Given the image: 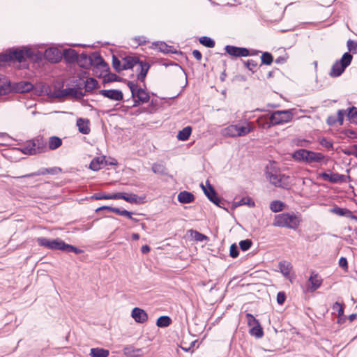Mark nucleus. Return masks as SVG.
<instances>
[{
	"label": "nucleus",
	"mask_w": 357,
	"mask_h": 357,
	"mask_svg": "<svg viewBox=\"0 0 357 357\" xmlns=\"http://www.w3.org/2000/svg\"><path fill=\"white\" fill-rule=\"evenodd\" d=\"M77 62L82 68L88 69L93 66L95 68H100L103 71H107L109 69L108 64L98 53H93L90 56L85 53L78 54Z\"/></svg>",
	"instance_id": "f257e3e1"
},
{
	"label": "nucleus",
	"mask_w": 357,
	"mask_h": 357,
	"mask_svg": "<svg viewBox=\"0 0 357 357\" xmlns=\"http://www.w3.org/2000/svg\"><path fill=\"white\" fill-rule=\"evenodd\" d=\"M301 222V217L300 214L294 213H282L275 216L273 225L274 227L296 229Z\"/></svg>",
	"instance_id": "f03ea898"
},
{
	"label": "nucleus",
	"mask_w": 357,
	"mask_h": 357,
	"mask_svg": "<svg viewBox=\"0 0 357 357\" xmlns=\"http://www.w3.org/2000/svg\"><path fill=\"white\" fill-rule=\"evenodd\" d=\"M266 178L275 187L288 189L290 187L289 177L281 174L273 165L268 166L266 172Z\"/></svg>",
	"instance_id": "7ed1b4c3"
},
{
	"label": "nucleus",
	"mask_w": 357,
	"mask_h": 357,
	"mask_svg": "<svg viewBox=\"0 0 357 357\" xmlns=\"http://www.w3.org/2000/svg\"><path fill=\"white\" fill-rule=\"evenodd\" d=\"M295 160H303L307 163L321 162L325 160V155L319 152H314L307 149H299L294 152Z\"/></svg>",
	"instance_id": "20e7f679"
},
{
	"label": "nucleus",
	"mask_w": 357,
	"mask_h": 357,
	"mask_svg": "<svg viewBox=\"0 0 357 357\" xmlns=\"http://www.w3.org/2000/svg\"><path fill=\"white\" fill-rule=\"evenodd\" d=\"M33 53L30 49L10 50L8 53L0 54V62L17 61L20 63L24 61L26 58H31Z\"/></svg>",
	"instance_id": "39448f33"
},
{
	"label": "nucleus",
	"mask_w": 357,
	"mask_h": 357,
	"mask_svg": "<svg viewBox=\"0 0 357 357\" xmlns=\"http://www.w3.org/2000/svg\"><path fill=\"white\" fill-rule=\"evenodd\" d=\"M353 56L349 52H345L340 60L336 61L332 66L328 75L331 77H337L340 76L347 66H349L352 61Z\"/></svg>",
	"instance_id": "423d86ee"
},
{
	"label": "nucleus",
	"mask_w": 357,
	"mask_h": 357,
	"mask_svg": "<svg viewBox=\"0 0 357 357\" xmlns=\"http://www.w3.org/2000/svg\"><path fill=\"white\" fill-rule=\"evenodd\" d=\"M293 119V114L291 110H278L273 112L269 116L273 126L288 123Z\"/></svg>",
	"instance_id": "0eeeda50"
},
{
	"label": "nucleus",
	"mask_w": 357,
	"mask_h": 357,
	"mask_svg": "<svg viewBox=\"0 0 357 357\" xmlns=\"http://www.w3.org/2000/svg\"><path fill=\"white\" fill-rule=\"evenodd\" d=\"M206 183L208 185V188L204 187L203 184L201 185L205 195L214 204L222 208L225 209L227 203L224 199L220 198L218 196V194L215 190L214 188L208 183V181H207Z\"/></svg>",
	"instance_id": "6e6552de"
},
{
	"label": "nucleus",
	"mask_w": 357,
	"mask_h": 357,
	"mask_svg": "<svg viewBox=\"0 0 357 357\" xmlns=\"http://www.w3.org/2000/svg\"><path fill=\"white\" fill-rule=\"evenodd\" d=\"M38 245L46 248L50 250H56L62 251V243L63 241L57 238L56 239H48L45 237H39L36 239Z\"/></svg>",
	"instance_id": "1a4fd4ad"
},
{
	"label": "nucleus",
	"mask_w": 357,
	"mask_h": 357,
	"mask_svg": "<svg viewBox=\"0 0 357 357\" xmlns=\"http://www.w3.org/2000/svg\"><path fill=\"white\" fill-rule=\"evenodd\" d=\"M225 50L228 54L235 57H245L250 55L249 50L245 47L226 45Z\"/></svg>",
	"instance_id": "9d476101"
},
{
	"label": "nucleus",
	"mask_w": 357,
	"mask_h": 357,
	"mask_svg": "<svg viewBox=\"0 0 357 357\" xmlns=\"http://www.w3.org/2000/svg\"><path fill=\"white\" fill-rule=\"evenodd\" d=\"M323 282V280L318 273L312 271L308 279L307 291L314 292L319 289Z\"/></svg>",
	"instance_id": "9b49d317"
},
{
	"label": "nucleus",
	"mask_w": 357,
	"mask_h": 357,
	"mask_svg": "<svg viewBox=\"0 0 357 357\" xmlns=\"http://www.w3.org/2000/svg\"><path fill=\"white\" fill-rule=\"evenodd\" d=\"M68 96H74L76 98H82L84 94L82 91L73 88H67L61 91H55L54 93V97L55 98H63Z\"/></svg>",
	"instance_id": "f8f14e48"
},
{
	"label": "nucleus",
	"mask_w": 357,
	"mask_h": 357,
	"mask_svg": "<svg viewBox=\"0 0 357 357\" xmlns=\"http://www.w3.org/2000/svg\"><path fill=\"white\" fill-rule=\"evenodd\" d=\"M319 176L324 181H329L332 183H344L346 181V176L338 173H332L329 174L326 172H323L320 174Z\"/></svg>",
	"instance_id": "ddd939ff"
},
{
	"label": "nucleus",
	"mask_w": 357,
	"mask_h": 357,
	"mask_svg": "<svg viewBox=\"0 0 357 357\" xmlns=\"http://www.w3.org/2000/svg\"><path fill=\"white\" fill-rule=\"evenodd\" d=\"M99 94L115 101H121L123 98L122 91L118 89L100 90Z\"/></svg>",
	"instance_id": "4468645a"
},
{
	"label": "nucleus",
	"mask_w": 357,
	"mask_h": 357,
	"mask_svg": "<svg viewBox=\"0 0 357 357\" xmlns=\"http://www.w3.org/2000/svg\"><path fill=\"white\" fill-rule=\"evenodd\" d=\"M131 316L136 322L139 324L146 322L149 318L147 313L139 307H135L132 310Z\"/></svg>",
	"instance_id": "2eb2a0df"
},
{
	"label": "nucleus",
	"mask_w": 357,
	"mask_h": 357,
	"mask_svg": "<svg viewBox=\"0 0 357 357\" xmlns=\"http://www.w3.org/2000/svg\"><path fill=\"white\" fill-rule=\"evenodd\" d=\"M45 56L51 63H57L61 59V54L56 48L47 50L45 52Z\"/></svg>",
	"instance_id": "dca6fc26"
},
{
	"label": "nucleus",
	"mask_w": 357,
	"mask_h": 357,
	"mask_svg": "<svg viewBox=\"0 0 357 357\" xmlns=\"http://www.w3.org/2000/svg\"><path fill=\"white\" fill-rule=\"evenodd\" d=\"M138 68H141V71L137 74V79L141 82H144L147 73L150 68V65L146 61L138 60L137 66Z\"/></svg>",
	"instance_id": "f3484780"
},
{
	"label": "nucleus",
	"mask_w": 357,
	"mask_h": 357,
	"mask_svg": "<svg viewBox=\"0 0 357 357\" xmlns=\"http://www.w3.org/2000/svg\"><path fill=\"white\" fill-rule=\"evenodd\" d=\"M123 351L127 357H139L142 356V349H135L132 345L126 346Z\"/></svg>",
	"instance_id": "a211bd4d"
},
{
	"label": "nucleus",
	"mask_w": 357,
	"mask_h": 357,
	"mask_svg": "<svg viewBox=\"0 0 357 357\" xmlns=\"http://www.w3.org/2000/svg\"><path fill=\"white\" fill-rule=\"evenodd\" d=\"M139 59L135 56H125L123 58V70H128V69H132L135 68V66H137V63H138Z\"/></svg>",
	"instance_id": "6ab92c4d"
},
{
	"label": "nucleus",
	"mask_w": 357,
	"mask_h": 357,
	"mask_svg": "<svg viewBox=\"0 0 357 357\" xmlns=\"http://www.w3.org/2000/svg\"><path fill=\"white\" fill-rule=\"evenodd\" d=\"M178 200L182 204H190L194 202L195 196L192 192L182 191L178 195Z\"/></svg>",
	"instance_id": "aec40b11"
},
{
	"label": "nucleus",
	"mask_w": 357,
	"mask_h": 357,
	"mask_svg": "<svg viewBox=\"0 0 357 357\" xmlns=\"http://www.w3.org/2000/svg\"><path fill=\"white\" fill-rule=\"evenodd\" d=\"M89 121L88 119H84L79 118L77 120V126L78 127L79 131L84 135H88L91 129L89 128Z\"/></svg>",
	"instance_id": "412c9836"
},
{
	"label": "nucleus",
	"mask_w": 357,
	"mask_h": 357,
	"mask_svg": "<svg viewBox=\"0 0 357 357\" xmlns=\"http://www.w3.org/2000/svg\"><path fill=\"white\" fill-rule=\"evenodd\" d=\"M36 144H34L33 139L26 142L21 149V151L26 155H36L37 154L36 150Z\"/></svg>",
	"instance_id": "4be33fe9"
},
{
	"label": "nucleus",
	"mask_w": 357,
	"mask_h": 357,
	"mask_svg": "<svg viewBox=\"0 0 357 357\" xmlns=\"http://www.w3.org/2000/svg\"><path fill=\"white\" fill-rule=\"evenodd\" d=\"M34 144H36V153H43L47 150V142L42 137H37L33 139Z\"/></svg>",
	"instance_id": "5701e85b"
},
{
	"label": "nucleus",
	"mask_w": 357,
	"mask_h": 357,
	"mask_svg": "<svg viewBox=\"0 0 357 357\" xmlns=\"http://www.w3.org/2000/svg\"><path fill=\"white\" fill-rule=\"evenodd\" d=\"M105 160V156L96 157L91 160L89 168L93 171H98L102 168Z\"/></svg>",
	"instance_id": "b1692460"
},
{
	"label": "nucleus",
	"mask_w": 357,
	"mask_h": 357,
	"mask_svg": "<svg viewBox=\"0 0 357 357\" xmlns=\"http://www.w3.org/2000/svg\"><path fill=\"white\" fill-rule=\"evenodd\" d=\"M257 123L258 126L263 129H268L273 126L271 120L269 119V116H268V115L260 116L257 119Z\"/></svg>",
	"instance_id": "393cba45"
},
{
	"label": "nucleus",
	"mask_w": 357,
	"mask_h": 357,
	"mask_svg": "<svg viewBox=\"0 0 357 357\" xmlns=\"http://www.w3.org/2000/svg\"><path fill=\"white\" fill-rule=\"evenodd\" d=\"M63 56L67 62L73 63L77 61L78 54L75 50L67 49L63 51Z\"/></svg>",
	"instance_id": "a878e982"
},
{
	"label": "nucleus",
	"mask_w": 357,
	"mask_h": 357,
	"mask_svg": "<svg viewBox=\"0 0 357 357\" xmlns=\"http://www.w3.org/2000/svg\"><path fill=\"white\" fill-rule=\"evenodd\" d=\"M236 124H231L222 129L221 134L226 137H237Z\"/></svg>",
	"instance_id": "bb28decb"
},
{
	"label": "nucleus",
	"mask_w": 357,
	"mask_h": 357,
	"mask_svg": "<svg viewBox=\"0 0 357 357\" xmlns=\"http://www.w3.org/2000/svg\"><path fill=\"white\" fill-rule=\"evenodd\" d=\"M109 354V350L103 348H92L90 351V356L92 357H107Z\"/></svg>",
	"instance_id": "cd10ccee"
},
{
	"label": "nucleus",
	"mask_w": 357,
	"mask_h": 357,
	"mask_svg": "<svg viewBox=\"0 0 357 357\" xmlns=\"http://www.w3.org/2000/svg\"><path fill=\"white\" fill-rule=\"evenodd\" d=\"M62 144V139L59 137L52 136L50 137L48 141V148L50 150H55L60 147Z\"/></svg>",
	"instance_id": "c85d7f7f"
},
{
	"label": "nucleus",
	"mask_w": 357,
	"mask_h": 357,
	"mask_svg": "<svg viewBox=\"0 0 357 357\" xmlns=\"http://www.w3.org/2000/svg\"><path fill=\"white\" fill-rule=\"evenodd\" d=\"M253 130V128L250 126V123H248L247 126H240L238 125H236V136L238 137H243L245 136L250 132Z\"/></svg>",
	"instance_id": "c756f323"
},
{
	"label": "nucleus",
	"mask_w": 357,
	"mask_h": 357,
	"mask_svg": "<svg viewBox=\"0 0 357 357\" xmlns=\"http://www.w3.org/2000/svg\"><path fill=\"white\" fill-rule=\"evenodd\" d=\"M135 97H137L142 103H146L150 100V96L148 92L142 88L137 89Z\"/></svg>",
	"instance_id": "7c9ffc66"
},
{
	"label": "nucleus",
	"mask_w": 357,
	"mask_h": 357,
	"mask_svg": "<svg viewBox=\"0 0 357 357\" xmlns=\"http://www.w3.org/2000/svg\"><path fill=\"white\" fill-rule=\"evenodd\" d=\"M33 84L29 82H21L17 85V91L19 93H26L29 92L33 89Z\"/></svg>",
	"instance_id": "2f4dec72"
},
{
	"label": "nucleus",
	"mask_w": 357,
	"mask_h": 357,
	"mask_svg": "<svg viewBox=\"0 0 357 357\" xmlns=\"http://www.w3.org/2000/svg\"><path fill=\"white\" fill-rule=\"evenodd\" d=\"M279 268L283 275L288 276L290 274L292 266L289 262L282 261L279 263Z\"/></svg>",
	"instance_id": "473e14b6"
},
{
	"label": "nucleus",
	"mask_w": 357,
	"mask_h": 357,
	"mask_svg": "<svg viewBox=\"0 0 357 357\" xmlns=\"http://www.w3.org/2000/svg\"><path fill=\"white\" fill-rule=\"evenodd\" d=\"M192 132V128L190 126H186L180 130L177 135V138L181 141L187 140L190 136Z\"/></svg>",
	"instance_id": "72a5a7b5"
},
{
	"label": "nucleus",
	"mask_w": 357,
	"mask_h": 357,
	"mask_svg": "<svg viewBox=\"0 0 357 357\" xmlns=\"http://www.w3.org/2000/svg\"><path fill=\"white\" fill-rule=\"evenodd\" d=\"M98 86V81L94 78H89L86 80L84 89L86 92H90Z\"/></svg>",
	"instance_id": "f704fd0d"
},
{
	"label": "nucleus",
	"mask_w": 357,
	"mask_h": 357,
	"mask_svg": "<svg viewBox=\"0 0 357 357\" xmlns=\"http://www.w3.org/2000/svg\"><path fill=\"white\" fill-rule=\"evenodd\" d=\"M172 323V319L168 316H161L156 321L157 326L160 328H164L169 326Z\"/></svg>",
	"instance_id": "c9c22d12"
},
{
	"label": "nucleus",
	"mask_w": 357,
	"mask_h": 357,
	"mask_svg": "<svg viewBox=\"0 0 357 357\" xmlns=\"http://www.w3.org/2000/svg\"><path fill=\"white\" fill-rule=\"evenodd\" d=\"M152 171L157 174L167 175V168L163 164L155 163L152 166Z\"/></svg>",
	"instance_id": "e433bc0d"
},
{
	"label": "nucleus",
	"mask_w": 357,
	"mask_h": 357,
	"mask_svg": "<svg viewBox=\"0 0 357 357\" xmlns=\"http://www.w3.org/2000/svg\"><path fill=\"white\" fill-rule=\"evenodd\" d=\"M62 251L66 252H74L77 255L81 254L83 252L82 250H80L72 245L67 244L63 241V243H62Z\"/></svg>",
	"instance_id": "4c0bfd02"
},
{
	"label": "nucleus",
	"mask_w": 357,
	"mask_h": 357,
	"mask_svg": "<svg viewBox=\"0 0 357 357\" xmlns=\"http://www.w3.org/2000/svg\"><path fill=\"white\" fill-rule=\"evenodd\" d=\"M284 206V204L283 202L278 200H275L271 202L269 207L273 212L277 213L282 211L283 210Z\"/></svg>",
	"instance_id": "58836bf2"
},
{
	"label": "nucleus",
	"mask_w": 357,
	"mask_h": 357,
	"mask_svg": "<svg viewBox=\"0 0 357 357\" xmlns=\"http://www.w3.org/2000/svg\"><path fill=\"white\" fill-rule=\"evenodd\" d=\"M250 334L252 336H255L257 338L261 337L264 335V333L260 324L251 327L250 329Z\"/></svg>",
	"instance_id": "ea45409f"
},
{
	"label": "nucleus",
	"mask_w": 357,
	"mask_h": 357,
	"mask_svg": "<svg viewBox=\"0 0 357 357\" xmlns=\"http://www.w3.org/2000/svg\"><path fill=\"white\" fill-rule=\"evenodd\" d=\"M47 168H40L37 172L22 175V176H17L15 178H29V177L36 176L45 175V174H47Z\"/></svg>",
	"instance_id": "a19ab883"
},
{
	"label": "nucleus",
	"mask_w": 357,
	"mask_h": 357,
	"mask_svg": "<svg viewBox=\"0 0 357 357\" xmlns=\"http://www.w3.org/2000/svg\"><path fill=\"white\" fill-rule=\"evenodd\" d=\"M157 46L158 47V50L165 54H169V53H174L175 51L174 50V47L172 46L167 45L164 42H160L158 44H157Z\"/></svg>",
	"instance_id": "79ce46f5"
},
{
	"label": "nucleus",
	"mask_w": 357,
	"mask_h": 357,
	"mask_svg": "<svg viewBox=\"0 0 357 357\" xmlns=\"http://www.w3.org/2000/svg\"><path fill=\"white\" fill-rule=\"evenodd\" d=\"M192 237L196 241L199 242H202L205 240H208V238L204 235L201 234L200 232L191 229L190 231Z\"/></svg>",
	"instance_id": "37998d69"
},
{
	"label": "nucleus",
	"mask_w": 357,
	"mask_h": 357,
	"mask_svg": "<svg viewBox=\"0 0 357 357\" xmlns=\"http://www.w3.org/2000/svg\"><path fill=\"white\" fill-rule=\"evenodd\" d=\"M331 212L340 216H347V214H351V211L349 210L337 206L331 208Z\"/></svg>",
	"instance_id": "c03bdc74"
},
{
	"label": "nucleus",
	"mask_w": 357,
	"mask_h": 357,
	"mask_svg": "<svg viewBox=\"0 0 357 357\" xmlns=\"http://www.w3.org/2000/svg\"><path fill=\"white\" fill-rule=\"evenodd\" d=\"M261 63L265 65H271L273 63V57L272 54L268 52H265L262 53L261 56Z\"/></svg>",
	"instance_id": "a18cd8bd"
},
{
	"label": "nucleus",
	"mask_w": 357,
	"mask_h": 357,
	"mask_svg": "<svg viewBox=\"0 0 357 357\" xmlns=\"http://www.w3.org/2000/svg\"><path fill=\"white\" fill-rule=\"evenodd\" d=\"M199 43L206 47L212 48L215 46V42L207 36L201 37L199 38Z\"/></svg>",
	"instance_id": "49530a36"
},
{
	"label": "nucleus",
	"mask_w": 357,
	"mask_h": 357,
	"mask_svg": "<svg viewBox=\"0 0 357 357\" xmlns=\"http://www.w3.org/2000/svg\"><path fill=\"white\" fill-rule=\"evenodd\" d=\"M121 199H123L129 203H137L138 196L135 194L127 195L122 193Z\"/></svg>",
	"instance_id": "de8ad7c7"
},
{
	"label": "nucleus",
	"mask_w": 357,
	"mask_h": 357,
	"mask_svg": "<svg viewBox=\"0 0 357 357\" xmlns=\"http://www.w3.org/2000/svg\"><path fill=\"white\" fill-rule=\"evenodd\" d=\"M122 80V78L114 73H108L104 77V81L105 82H121Z\"/></svg>",
	"instance_id": "09e8293b"
},
{
	"label": "nucleus",
	"mask_w": 357,
	"mask_h": 357,
	"mask_svg": "<svg viewBox=\"0 0 357 357\" xmlns=\"http://www.w3.org/2000/svg\"><path fill=\"white\" fill-rule=\"evenodd\" d=\"M114 213L118 214V215H122V216H126L129 219H130L132 220H134V221H136V219H135V218H133L132 217V213L130 212V211H128L127 210H125V209L121 210L119 208H116L115 211H114Z\"/></svg>",
	"instance_id": "8fccbe9b"
},
{
	"label": "nucleus",
	"mask_w": 357,
	"mask_h": 357,
	"mask_svg": "<svg viewBox=\"0 0 357 357\" xmlns=\"http://www.w3.org/2000/svg\"><path fill=\"white\" fill-rule=\"evenodd\" d=\"M112 66L117 72L123 70L121 61L115 55L112 56Z\"/></svg>",
	"instance_id": "3c124183"
},
{
	"label": "nucleus",
	"mask_w": 357,
	"mask_h": 357,
	"mask_svg": "<svg viewBox=\"0 0 357 357\" xmlns=\"http://www.w3.org/2000/svg\"><path fill=\"white\" fill-rule=\"evenodd\" d=\"M347 116L350 120L356 123L357 122V108L355 107L349 108L348 112H347Z\"/></svg>",
	"instance_id": "603ef678"
},
{
	"label": "nucleus",
	"mask_w": 357,
	"mask_h": 357,
	"mask_svg": "<svg viewBox=\"0 0 357 357\" xmlns=\"http://www.w3.org/2000/svg\"><path fill=\"white\" fill-rule=\"evenodd\" d=\"M252 242L250 239L243 240V241H241L239 243L240 248L243 251L248 250L250 248V247L252 246Z\"/></svg>",
	"instance_id": "864d4df0"
},
{
	"label": "nucleus",
	"mask_w": 357,
	"mask_h": 357,
	"mask_svg": "<svg viewBox=\"0 0 357 357\" xmlns=\"http://www.w3.org/2000/svg\"><path fill=\"white\" fill-rule=\"evenodd\" d=\"M243 63L249 70H251L253 73L257 66V62L253 59H249L247 61H243Z\"/></svg>",
	"instance_id": "5fc2aeb1"
},
{
	"label": "nucleus",
	"mask_w": 357,
	"mask_h": 357,
	"mask_svg": "<svg viewBox=\"0 0 357 357\" xmlns=\"http://www.w3.org/2000/svg\"><path fill=\"white\" fill-rule=\"evenodd\" d=\"M246 317H247V321H248V325L250 328L259 324L258 320L256 319L255 317L252 314H251L250 313H247Z\"/></svg>",
	"instance_id": "6e6d98bb"
},
{
	"label": "nucleus",
	"mask_w": 357,
	"mask_h": 357,
	"mask_svg": "<svg viewBox=\"0 0 357 357\" xmlns=\"http://www.w3.org/2000/svg\"><path fill=\"white\" fill-rule=\"evenodd\" d=\"M347 48L349 52H352L353 54L357 53V42L349 40L347 43Z\"/></svg>",
	"instance_id": "4d7b16f0"
},
{
	"label": "nucleus",
	"mask_w": 357,
	"mask_h": 357,
	"mask_svg": "<svg viewBox=\"0 0 357 357\" xmlns=\"http://www.w3.org/2000/svg\"><path fill=\"white\" fill-rule=\"evenodd\" d=\"M319 144L326 148V149H333V145L332 141L328 140L326 137H321L319 139Z\"/></svg>",
	"instance_id": "13d9d810"
},
{
	"label": "nucleus",
	"mask_w": 357,
	"mask_h": 357,
	"mask_svg": "<svg viewBox=\"0 0 357 357\" xmlns=\"http://www.w3.org/2000/svg\"><path fill=\"white\" fill-rule=\"evenodd\" d=\"M127 85H128V86L129 87V89H130V90L131 91L132 97L135 98L136 92H137V91L138 89L137 85L135 83H134L133 82H131V81H127Z\"/></svg>",
	"instance_id": "bf43d9fd"
},
{
	"label": "nucleus",
	"mask_w": 357,
	"mask_h": 357,
	"mask_svg": "<svg viewBox=\"0 0 357 357\" xmlns=\"http://www.w3.org/2000/svg\"><path fill=\"white\" fill-rule=\"evenodd\" d=\"M347 112L348 110H344V109H339L337 111V120L338 121V123L340 125H342L343 123V121H344V115H347Z\"/></svg>",
	"instance_id": "052dcab7"
},
{
	"label": "nucleus",
	"mask_w": 357,
	"mask_h": 357,
	"mask_svg": "<svg viewBox=\"0 0 357 357\" xmlns=\"http://www.w3.org/2000/svg\"><path fill=\"white\" fill-rule=\"evenodd\" d=\"M229 255L232 258H236L238 256V248L235 243L231 245Z\"/></svg>",
	"instance_id": "680f3d73"
},
{
	"label": "nucleus",
	"mask_w": 357,
	"mask_h": 357,
	"mask_svg": "<svg viewBox=\"0 0 357 357\" xmlns=\"http://www.w3.org/2000/svg\"><path fill=\"white\" fill-rule=\"evenodd\" d=\"M337 122L338 121L337 120V117L335 115L329 116L326 119V123L330 126H335Z\"/></svg>",
	"instance_id": "e2e57ef3"
},
{
	"label": "nucleus",
	"mask_w": 357,
	"mask_h": 357,
	"mask_svg": "<svg viewBox=\"0 0 357 357\" xmlns=\"http://www.w3.org/2000/svg\"><path fill=\"white\" fill-rule=\"evenodd\" d=\"M92 199L100 200V199H107V195L102 194V193H95L91 196Z\"/></svg>",
	"instance_id": "0e129e2a"
},
{
	"label": "nucleus",
	"mask_w": 357,
	"mask_h": 357,
	"mask_svg": "<svg viewBox=\"0 0 357 357\" xmlns=\"http://www.w3.org/2000/svg\"><path fill=\"white\" fill-rule=\"evenodd\" d=\"M285 298H286V295L284 292H278V295H277V302L282 305L284 303V301H285Z\"/></svg>",
	"instance_id": "69168bd1"
},
{
	"label": "nucleus",
	"mask_w": 357,
	"mask_h": 357,
	"mask_svg": "<svg viewBox=\"0 0 357 357\" xmlns=\"http://www.w3.org/2000/svg\"><path fill=\"white\" fill-rule=\"evenodd\" d=\"M248 204L250 206H255L254 202L250 198H243L239 201L238 205Z\"/></svg>",
	"instance_id": "338daca9"
},
{
	"label": "nucleus",
	"mask_w": 357,
	"mask_h": 357,
	"mask_svg": "<svg viewBox=\"0 0 357 357\" xmlns=\"http://www.w3.org/2000/svg\"><path fill=\"white\" fill-rule=\"evenodd\" d=\"M47 174L55 175L61 172V169L60 167H54L51 168H47Z\"/></svg>",
	"instance_id": "774afa93"
}]
</instances>
